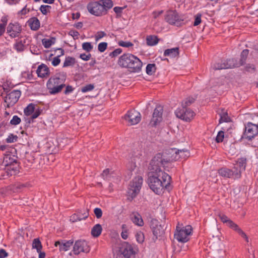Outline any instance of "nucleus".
<instances>
[{
	"instance_id": "a19ab883",
	"label": "nucleus",
	"mask_w": 258,
	"mask_h": 258,
	"mask_svg": "<svg viewBox=\"0 0 258 258\" xmlns=\"http://www.w3.org/2000/svg\"><path fill=\"white\" fill-rule=\"evenodd\" d=\"M82 48L87 52H90L93 48V46L91 42H86L82 43Z\"/></svg>"
},
{
	"instance_id": "a211bd4d",
	"label": "nucleus",
	"mask_w": 258,
	"mask_h": 258,
	"mask_svg": "<svg viewBox=\"0 0 258 258\" xmlns=\"http://www.w3.org/2000/svg\"><path fill=\"white\" fill-rule=\"evenodd\" d=\"M162 112L163 109L162 107L160 106L156 107L154 109L153 116L150 121V124L152 125H156L161 121L162 119Z\"/></svg>"
},
{
	"instance_id": "6e6552de",
	"label": "nucleus",
	"mask_w": 258,
	"mask_h": 258,
	"mask_svg": "<svg viewBox=\"0 0 258 258\" xmlns=\"http://www.w3.org/2000/svg\"><path fill=\"white\" fill-rule=\"evenodd\" d=\"M123 256L126 258H135L138 249L135 245H133L128 242H124L122 244L120 249Z\"/></svg>"
},
{
	"instance_id": "13d9d810",
	"label": "nucleus",
	"mask_w": 258,
	"mask_h": 258,
	"mask_svg": "<svg viewBox=\"0 0 258 258\" xmlns=\"http://www.w3.org/2000/svg\"><path fill=\"white\" fill-rule=\"evenodd\" d=\"M17 137L13 135H10L7 138L6 141L7 143H11L15 142L17 141Z\"/></svg>"
},
{
	"instance_id": "09e8293b",
	"label": "nucleus",
	"mask_w": 258,
	"mask_h": 258,
	"mask_svg": "<svg viewBox=\"0 0 258 258\" xmlns=\"http://www.w3.org/2000/svg\"><path fill=\"white\" fill-rule=\"evenodd\" d=\"M21 118L17 115L13 116L12 119L10 121V123L12 125H18L21 122Z\"/></svg>"
},
{
	"instance_id": "ea45409f",
	"label": "nucleus",
	"mask_w": 258,
	"mask_h": 258,
	"mask_svg": "<svg viewBox=\"0 0 258 258\" xmlns=\"http://www.w3.org/2000/svg\"><path fill=\"white\" fill-rule=\"evenodd\" d=\"M137 241L139 243H142L145 240V236L144 233L141 231H138L135 235Z\"/></svg>"
},
{
	"instance_id": "7c9ffc66",
	"label": "nucleus",
	"mask_w": 258,
	"mask_h": 258,
	"mask_svg": "<svg viewBox=\"0 0 258 258\" xmlns=\"http://www.w3.org/2000/svg\"><path fill=\"white\" fill-rule=\"evenodd\" d=\"M219 114L220 116V118L219 119L220 123L224 122H227L230 121V118L229 117L228 113L226 110L222 109L221 111L219 112Z\"/></svg>"
},
{
	"instance_id": "37998d69",
	"label": "nucleus",
	"mask_w": 258,
	"mask_h": 258,
	"mask_svg": "<svg viewBox=\"0 0 258 258\" xmlns=\"http://www.w3.org/2000/svg\"><path fill=\"white\" fill-rule=\"evenodd\" d=\"M195 100V99L194 98L190 97L185 99L182 102V105L183 107L184 108L190 105L194 102Z\"/></svg>"
},
{
	"instance_id": "0eeeda50",
	"label": "nucleus",
	"mask_w": 258,
	"mask_h": 258,
	"mask_svg": "<svg viewBox=\"0 0 258 258\" xmlns=\"http://www.w3.org/2000/svg\"><path fill=\"white\" fill-rule=\"evenodd\" d=\"M258 134V124L248 122L245 126V130L242 138L250 141L253 139Z\"/></svg>"
},
{
	"instance_id": "cd10ccee",
	"label": "nucleus",
	"mask_w": 258,
	"mask_h": 258,
	"mask_svg": "<svg viewBox=\"0 0 258 258\" xmlns=\"http://www.w3.org/2000/svg\"><path fill=\"white\" fill-rule=\"evenodd\" d=\"M54 37H50L42 39V43L45 48H48L53 45L55 42Z\"/></svg>"
},
{
	"instance_id": "c756f323",
	"label": "nucleus",
	"mask_w": 258,
	"mask_h": 258,
	"mask_svg": "<svg viewBox=\"0 0 258 258\" xmlns=\"http://www.w3.org/2000/svg\"><path fill=\"white\" fill-rule=\"evenodd\" d=\"M178 48H173L171 49H167L164 51V55L165 56H169L170 57H174L178 55Z\"/></svg>"
},
{
	"instance_id": "f03ea898",
	"label": "nucleus",
	"mask_w": 258,
	"mask_h": 258,
	"mask_svg": "<svg viewBox=\"0 0 258 258\" xmlns=\"http://www.w3.org/2000/svg\"><path fill=\"white\" fill-rule=\"evenodd\" d=\"M178 160V149L171 148L162 153L156 154L150 162L166 169L171 162Z\"/></svg>"
},
{
	"instance_id": "f8f14e48",
	"label": "nucleus",
	"mask_w": 258,
	"mask_h": 258,
	"mask_svg": "<svg viewBox=\"0 0 258 258\" xmlns=\"http://www.w3.org/2000/svg\"><path fill=\"white\" fill-rule=\"evenodd\" d=\"M166 21L170 25H178L183 19L175 11H168L165 16Z\"/></svg>"
},
{
	"instance_id": "bb28decb",
	"label": "nucleus",
	"mask_w": 258,
	"mask_h": 258,
	"mask_svg": "<svg viewBox=\"0 0 258 258\" xmlns=\"http://www.w3.org/2000/svg\"><path fill=\"white\" fill-rule=\"evenodd\" d=\"M30 11V9L27 8V6L26 5L21 10L17 12L16 14L17 17L18 19H24Z\"/></svg>"
},
{
	"instance_id": "338daca9",
	"label": "nucleus",
	"mask_w": 258,
	"mask_h": 258,
	"mask_svg": "<svg viewBox=\"0 0 258 258\" xmlns=\"http://www.w3.org/2000/svg\"><path fill=\"white\" fill-rule=\"evenodd\" d=\"M9 5H15L18 4L21 0H4Z\"/></svg>"
},
{
	"instance_id": "4d7b16f0",
	"label": "nucleus",
	"mask_w": 258,
	"mask_h": 258,
	"mask_svg": "<svg viewBox=\"0 0 258 258\" xmlns=\"http://www.w3.org/2000/svg\"><path fill=\"white\" fill-rule=\"evenodd\" d=\"M94 214L97 217V218L99 219L102 217V211L100 208H96L94 210Z\"/></svg>"
},
{
	"instance_id": "f257e3e1",
	"label": "nucleus",
	"mask_w": 258,
	"mask_h": 258,
	"mask_svg": "<svg viewBox=\"0 0 258 258\" xmlns=\"http://www.w3.org/2000/svg\"><path fill=\"white\" fill-rule=\"evenodd\" d=\"M148 184L157 195L163 192L170 184L171 177L161 169V167L150 162L149 167Z\"/></svg>"
},
{
	"instance_id": "680f3d73",
	"label": "nucleus",
	"mask_w": 258,
	"mask_h": 258,
	"mask_svg": "<svg viewBox=\"0 0 258 258\" xmlns=\"http://www.w3.org/2000/svg\"><path fill=\"white\" fill-rule=\"evenodd\" d=\"M122 52V49L121 48H117L115 49L114 51H113L111 54L110 56H117L119 54H120Z\"/></svg>"
},
{
	"instance_id": "7ed1b4c3",
	"label": "nucleus",
	"mask_w": 258,
	"mask_h": 258,
	"mask_svg": "<svg viewBox=\"0 0 258 258\" xmlns=\"http://www.w3.org/2000/svg\"><path fill=\"white\" fill-rule=\"evenodd\" d=\"M118 64L124 68L130 69L133 72L141 70L143 63L136 56L131 53H124L121 55L117 61Z\"/></svg>"
},
{
	"instance_id": "473e14b6",
	"label": "nucleus",
	"mask_w": 258,
	"mask_h": 258,
	"mask_svg": "<svg viewBox=\"0 0 258 258\" xmlns=\"http://www.w3.org/2000/svg\"><path fill=\"white\" fill-rule=\"evenodd\" d=\"M76 63V59L74 57L71 56L66 57V58L63 63L62 67L63 68L73 67Z\"/></svg>"
},
{
	"instance_id": "603ef678",
	"label": "nucleus",
	"mask_w": 258,
	"mask_h": 258,
	"mask_svg": "<svg viewBox=\"0 0 258 258\" xmlns=\"http://www.w3.org/2000/svg\"><path fill=\"white\" fill-rule=\"evenodd\" d=\"M224 137V133L223 131H220L218 132L216 140L218 143L222 142Z\"/></svg>"
},
{
	"instance_id": "5701e85b",
	"label": "nucleus",
	"mask_w": 258,
	"mask_h": 258,
	"mask_svg": "<svg viewBox=\"0 0 258 258\" xmlns=\"http://www.w3.org/2000/svg\"><path fill=\"white\" fill-rule=\"evenodd\" d=\"M27 24L30 27V29L33 31H36L39 29L40 26L39 20L36 17L30 18L27 22Z\"/></svg>"
},
{
	"instance_id": "ddd939ff",
	"label": "nucleus",
	"mask_w": 258,
	"mask_h": 258,
	"mask_svg": "<svg viewBox=\"0 0 258 258\" xmlns=\"http://www.w3.org/2000/svg\"><path fill=\"white\" fill-rule=\"evenodd\" d=\"M21 95V91L18 90H13L7 94L5 99L7 107H10L17 102Z\"/></svg>"
},
{
	"instance_id": "052dcab7",
	"label": "nucleus",
	"mask_w": 258,
	"mask_h": 258,
	"mask_svg": "<svg viewBox=\"0 0 258 258\" xmlns=\"http://www.w3.org/2000/svg\"><path fill=\"white\" fill-rule=\"evenodd\" d=\"M91 54L89 53L86 54L85 53H82L80 55V58L84 61H87L90 59Z\"/></svg>"
},
{
	"instance_id": "e2e57ef3",
	"label": "nucleus",
	"mask_w": 258,
	"mask_h": 258,
	"mask_svg": "<svg viewBox=\"0 0 258 258\" xmlns=\"http://www.w3.org/2000/svg\"><path fill=\"white\" fill-rule=\"evenodd\" d=\"M101 176L104 179H108L109 177V169H106L105 170H104L102 174H101Z\"/></svg>"
},
{
	"instance_id": "20e7f679",
	"label": "nucleus",
	"mask_w": 258,
	"mask_h": 258,
	"mask_svg": "<svg viewBox=\"0 0 258 258\" xmlns=\"http://www.w3.org/2000/svg\"><path fill=\"white\" fill-rule=\"evenodd\" d=\"M66 79L61 74L51 76L46 82V88L51 95L60 93L65 86Z\"/></svg>"
},
{
	"instance_id": "de8ad7c7",
	"label": "nucleus",
	"mask_w": 258,
	"mask_h": 258,
	"mask_svg": "<svg viewBox=\"0 0 258 258\" xmlns=\"http://www.w3.org/2000/svg\"><path fill=\"white\" fill-rule=\"evenodd\" d=\"M94 88V86L92 84H88L87 85L81 89V91L83 93H86L87 92H89L93 90Z\"/></svg>"
},
{
	"instance_id": "69168bd1",
	"label": "nucleus",
	"mask_w": 258,
	"mask_h": 258,
	"mask_svg": "<svg viewBox=\"0 0 258 258\" xmlns=\"http://www.w3.org/2000/svg\"><path fill=\"white\" fill-rule=\"evenodd\" d=\"M69 34L74 38H78L79 36V33L76 30H71Z\"/></svg>"
},
{
	"instance_id": "c9c22d12",
	"label": "nucleus",
	"mask_w": 258,
	"mask_h": 258,
	"mask_svg": "<svg viewBox=\"0 0 258 258\" xmlns=\"http://www.w3.org/2000/svg\"><path fill=\"white\" fill-rule=\"evenodd\" d=\"M235 232H236L239 235H240L243 238H244L247 242L248 241V238L246 234L242 231V230L238 226L237 224H235L232 229Z\"/></svg>"
},
{
	"instance_id": "4be33fe9",
	"label": "nucleus",
	"mask_w": 258,
	"mask_h": 258,
	"mask_svg": "<svg viewBox=\"0 0 258 258\" xmlns=\"http://www.w3.org/2000/svg\"><path fill=\"white\" fill-rule=\"evenodd\" d=\"M83 212V213L79 212L78 213L72 215L70 217V221H71L72 222H75L78 221H81L87 218L88 216V212L87 210H84Z\"/></svg>"
},
{
	"instance_id": "f704fd0d",
	"label": "nucleus",
	"mask_w": 258,
	"mask_h": 258,
	"mask_svg": "<svg viewBox=\"0 0 258 258\" xmlns=\"http://www.w3.org/2000/svg\"><path fill=\"white\" fill-rule=\"evenodd\" d=\"M190 156L188 150L182 149L178 150V160L179 159H186Z\"/></svg>"
},
{
	"instance_id": "79ce46f5",
	"label": "nucleus",
	"mask_w": 258,
	"mask_h": 258,
	"mask_svg": "<svg viewBox=\"0 0 258 258\" xmlns=\"http://www.w3.org/2000/svg\"><path fill=\"white\" fill-rule=\"evenodd\" d=\"M155 69L154 64H148L146 67V73L148 75H152L155 72Z\"/></svg>"
},
{
	"instance_id": "2f4dec72",
	"label": "nucleus",
	"mask_w": 258,
	"mask_h": 258,
	"mask_svg": "<svg viewBox=\"0 0 258 258\" xmlns=\"http://www.w3.org/2000/svg\"><path fill=\"white\" fill-rule=\"evenodd\" d=\"M99 2L104 8L105 14L108 9L113 7V3L111 0H100Z\"/></svg>"
},
{
	"instance_id": "72a5a7b5",
	"label": "nucleus",
	"mask_w": 258,
	"mask_h": 258,
	"mask_svg": "<svg viewBox=\"0 0 258 258\" xmlns=\"http://www.w3.org/2000/svg\"><path fill=\"white\" fill-rule=\"evenodd\" d=\"M147 44L149 46H154L158 42V39L156 36L149 35L146 38Z\"/></svg>"
},
{
	"instance_id": "39448f33",
	"label": "nucleus",
	"mask_w": 258,
	"mask_h": 258,
	"mask_svg": "<svg viewBox=\"0 0 258 258\" xmlns=\"http://www.w3.org/2000/svg\"><path fill=\"white\" fill-rule=\"evenodd\" d=\"M192 231V229L190 225L181 227L178 225L176 226V229L174 233V238L179 242H187L189 240Z\"/></svg>"
},
{
	"instance_id": "c03bdc74",
	"label": "nucleus",
	"mask_w": 258,
	"mask_h": 258,
	"mask_svg": "<svg viewBox=\"0 0 258 258\" xmlns=\"http://www.w3.org/2000/svg\"><path fill=\"white\" fill-rule=\"evenodd\" d=\"M118 44L120 46L126 47V48L132 47L134 45V44L130 41H123V40L119 41L118 42Z\"/></svg>"
},
{
	"instance_id": "f3484780",
	"label": "nucleus",
	"mask_w": 258,
	"mask_h": 258,
	"mask_svg": "<svg viewBox=\"0 0 258 258\" xmlns=\"http://www.w3.org/2000/svg\"><path fill=\"white\" fill-rule=\"evenodd\" d=\"M238 66V64L235 63V60L231 59L216 63L212 66V67L214 70H221L231 69Z\"/></svg>"
},
{
	"instance_id": "5fc2aeb1",
	"label": "nucleus",
	"mask_w": 258,
	"mask_h": 258,
	"mask_svg": "<svg viewBox=\"0 0 258 258\" xmlns=\"http://www.w3.org/2000/svg\"><path fill=\"white\" fill-rule=\"evenodd\" d=\"M219 217L221 221L223 223L226 224V225L229 223V222L231 221V220L225 215H220Z\"/></svg>"
},
{
	"instance_id": "393cba45",
	"label": "nucleus",
	"mask_w": 258,
	"mask_h": 258,
	"mask_svg": "<svg viewBox=\"0 0 258 258\" xmlns=\"http://www.w3.org/2000/svg\"><path fill=\"white\" fill-rule=\"evenodd\" d=\"M246 166V159L244 158H239L236 161L235 164V168L236 169V171H238L240 174L241 170L245 169Z\"/></svg>"
},
{
	"instance_id": "2eb2a0df",
	"label": "nucleus",
	"mask_w": 258,
	"mask_h": 258,
	"mask_svg": "<svg viewBox=\"0 0 258 258\" xmlns=\"http://www.w3.org/2000/svg\"><path fill=\"white\" fill-rule=\"evenodd\" d=\"M90 247L85 240H77L76 241L74 247L73 252L75 254L78 255L81 252H89Z\"/></svg>"
},
{
	"instance_id": "1a4fd4ad",
	"label": "nucleus",
	"mask_w": 258,
	"mask_h": 258,
	"mask_svg": "<svg viewBox=\"0 0 258 258\" xmlns=\"http://www.w3.org/2000/svg\"><path fill=\"white\" fill-rule=\"evenodd\" d=\"M175 114L177 117L185 121H190L194 119L196 114L190 109L177 108Z\"/></svg>"
},
{
	"instance_id": "a18cd8bd",
	"label": "nucleus",
	"mask_w": 258,
	"mask_h": 258,
	"mask_svg": "<svg viewBox=\"0 0 258 258\" xmlns=\"http://www.w3.org/2000/svg\"><path fill=\"white\" fill-rule=\"evenodd\" d=\"M51 6L48 5H42L40 7V11L43 15H46L50 12Z\"/></svg>"
},
{
	"instance_id": "e433bc0d",
	"label": "nucleus",
	"mask_w": 258,
	"mask_h": 258,
	"mask_svg": "<svg viewBox=\"0 0 258 258\" xmlns=\"http://www.w3.org/2000/svg\"><path fill=\"white\" fill-rule=\"evenodd\" d=\"M248 54V50L247 49H244L243 50L241 53V60L238 63L235 62V64H238V66L237 67H238L241 65H242L244 62H245V60H246V58L247 57V56Z\"/></svg>"
},
{
	"instance_id": "aec40b11",
	"label": "nucleus",
	"mask_w": 258,
	"mask_h": 258,
	"mask_svg": "<svg viewBox=\"0 0 258 258\" xmlns=\"http://www.w3.org/2000/svg\"><path fill=\"white\" fill-rule=\"evenodd\" d=\"M73 241L72 240H61L57 241L55 242V246H59V249L61 251H68L72 246Z\"/></svg>"
},
{
	"instance_id": "dca6fc26",
	"label": "nucleus",
	"mask_w": 258,
	"mask_h": 258,
	"mask_svg": "<svg viewBox=\"0 0 258 258\" xmlns=\"http://www.w3.org/2000/svg\"><path fill=\"white\" fill-rule=\"evenodd\" d=\"M26 116H30L32 119L37 118L41 114L39 108H35V105L33 103L29 104L24 110Z\"/></svg>"
},
{
	"instance_id": "774afa93",
	"label": "nucleus",
	"mask_w": 258,
	"mask_h": 258,
	"mask_svg": "<svg viewBox=\"0 0 258 258\" xmlns=\"http://www.w3.org/2000/svg\"><path fill=\"white\" fill-rule=\"evenodd\" d=\"M74 88L70 85H68L66 87V90L64 91V94H69L71 93H72L74 91Z\"/></svg>"
},
{
	"instance_id": "c85d7f7f",
	"label": "nucleus",
	"mask_w": 258,
	"mask_h": 258,
	"mask_svg": "<svg viewBox=\"0 0 258 258\" xmlns=\"http://www.w3.org/2000/svg\"><path fill=\"white\" fill-rule=\"evenodd\" d=\"M102 228L100 224H97L94 225L91 230V234L94 237H98L101 233Z\"/></svg>"
},
{
	"instance_id": "864d4df0",
	"label": "nucleus",
	"mask_w": 258,
	"mask_h": 258,
	"mask_svg": "<svg viewBox=\"0 0 258 258\" xmlns=\"http://www.w3.org/2000/svg\"><path fill=\"white\" fill-rule=\"evenodd\" d=\"M202 15L201 14H197L195 16V19L194 23L195 26L199 25L201 23Z\"/></svg>"
},
{
	"instance_id": "4c0bfd02",
	"label": "nucleus",
	"mask_w": 258,
	"mask_h": 258,
	"mask_svg": "<svg viewBox=\"0 0 258 258\" xmlns=\"http://www.w3.org/2000/svg\"><path fill=\"white\" fill-rule=\"evenodd\" d=\"M32 248L36 249L37 252H39L42 249V246L39 239L35 238L34 239L32 242Z\"/></svg>"
},
{
	"instance_id": "9b49d317",
	"label": "nucleus",
	"mask_w": 258,
	"mask_h": 258,
	"mask_svg": "<svg viewBox=\"0 0 258 258\" xmlns=\"http://www.w3.org/2000/svg\"><path fill=\"white\" fill-rule=\"evenodd\" d=\"M21 31L22 26L17 22L9 23L7 28V33L12 38L19 37Z\"/></svg>"
},
{
	"instance_id": "a878e982",
	"label": "nucleus",
	"mask_w": 258,
	"mask_h": 258,
	"mask_svg": "<svg viewBox=\"0 0 258 258\" xmlns=\"http://www.w3.org/2000/svg\"><path fill=\"white\" fill-rule=\"evenodd\" d=\"M132 220L135 224L139 226H142L144 225V222L142 216L138 213L133 214Z\"/></svg>"
},
{
	"instance_id": "6e6d98bb",
	"label": "nucleus",
	"mask_w": 258,
	"mask_h": 258,
	"mask_svg": "<svg viewBox=\"0 0 258 258\" xmlns=\"http://www.w3.org/2000/svg\"><path fill=\"white\" fill-rule=\"evenodd\" d=\"M60 59L59 58V56L53 57L51 61V64L54 67L57 66L60 63Z\"/></svg>"
},
{
	"instance_id": "8fccbe9b",
	"label": "nucleus",
	"mask_w": 258,
	"mask_h": 258,
	"mask_svg": "<svg viewBox=\"0 0 258 258\" xmlns=\"http://www.w3.org/2000/svg\"><path fill=\"white\" fill-rule=\"evenodd\" d=\"M107 43L106 42H101L98 45V49L100 52H103L107 48Z\"/></svg>"
},
{
	"instance_id": "49530a36",
	"label": "nucleus",
	"mask_w": 258,
	"mask_h": 258,
	"mask_svg": "<svg viewBox=\"0 0 258 258\" xmlns=\"http://www.w3.org/2000/svg\"><path fill=\"white\" fill-rule=\"evenodd\" d=\"M121 227L123 230L121 233V236L123 239H126L128 237V231L126 229V225L123 224Z\"/></svg>"
},
{
	"instance_id": "412c9836",
	"label": "nucleus",
	"mask_w": 258,
	"mask_h": 258,
	"mask_svg": "<svg viewBox=\"0 0 258 258\" xmlns=\"http://www.w3.org/2000/svg\"><path fill=\"white\" fill-rule=\"evenodd\" d=\"M36 73L38 77L41 78H45L49 75V69L46 65L41 64L38 66Z\"/></svg>"
},
{
	"instance_id": "0e129e2a",
	"label": "nucleus",
	"mask_w": 258,
	"mask_h": 258,
	"mask_svg": "<svg viewBox=\"0 0 258 258\" xmlns=\"http://www.w3.org/2000/svg\"><path fill=\"white\" fill-rule=\"evenodd\" d=\"M163 13V11H155L152 13V16L154 19L157 18Z\"/></svg>"
},
{
	"instance_id": "3c124183",
	"label": "nucleus",
	"mask_w": 258,
	"mask_h": 258,
	"mask_svg": "<svg viewBox=\"0 0 258 258\" xmlns=\"http://www.w3.org/2000/svg\"><path fill=\"white\" fill-rule=\"evenodd\" d=\"M106 33L103 31H99L95 35L96 41H98L106 36Z\"/></svg>"
},
{
	"instance_id": "9d476101",
	"label": "nucleus",
	"mask_w": 258,
	"mask_h": 258,
	"mask_svg": "<svg viewBox=\"0 0 258 258\" xmlns=\"http://www.w3.org/2000/svg\"><path fill=\"white\" fill-rule=\"evenodd\" d=\"M87 8L90 13L96 16L105 15L104 8L99 1L90 3L88 4Z\"/></svg>"
},
{
	"instance_id": "4468645a",
	"label": "nucleus",
	"mask_w": 258,
	"mask_h": 258,
	"mask_svg": "<svg viewBox=\"0 0 258 258\" xmlns=\"http://www.w3.org/2000/svg\"><path fill=\"white\" fill-rule=\"evenodd\" d=\"M141 118V114L135 110H131L128 111L125 116V119L130 125H135L138 123Z\"/></svg>"
},
{
	"instance_id": "6ab92c4d",
	"label": "nucleus",
	"mask_w": 258,
	"mask_h": 258,
	"mask_svg": "<svg viewBox=\"0 0 258 258\" xmlns=\"http://www.w3.org/2000/svg\"><path fill=\"white\" fill-rule=\"evenodd\" d=\"M219 174L225 178H237L240 177V174L238 171L234 172L227 168H222L218 170Z\"/></svg>"
},
{
	"instance_id": "bf43d9fd",
	"label": "nucleus",
	"mask_w": 258,
	"mask_h": 258,
	"mask_svg": "<svg viewBox=\"0 0 258 258\" xmlns=\"http://www.w3.org/2000/svg\"><path fill=\"white\" fill-rule=\"evenodd\" d=\"M7 169L8 171H9L8 174H10L11 175L15 174L18 172L17 168H15L14 167H12L11 166H8Z\"/></svg>"
},
{
	"instance_id": "58836bf2",
	"label": "nucleus",
	"mask_w": 258,
	"mask_h": 258,
	"mask_svg": "<svg viewBox=\"0 0 258 258\" xmlns=\"http://www.w3.org/2000/svg\"><path fill=\"white\" fill-rule=\"evenodd\" d=\"M153 233L155 236L157 237L163 234V229L160 225H156L153 228Z\"/></svg>"
},
{
	"instance_id": "b1692460",
	"label": "nucleus",
	"mask_w": 258,
	"mask_h": 258,
	"mask_svg": "<svg viewBox=\"0 0 258 258\" xmlns=\"http://www.w3.org/2000/svg\"><path fill=\"white\" fill-rule=\"evenodd\" d=\"M27 40V39L25 38L17 40L14 45V48L17 52L23 51L24 50Z\"/></svg>"
},
{
	"instance_id": "423d86ee",
	"label": "nucleus",
	"mask_w": 258,
	"mask_h": 258,
	"mask_svg": "<svg viewBox=\"0 0 258 258\" xmlns=\"http://www.w3.org/2000/svg\"><path fill=\"white\" fill-rule=\"evenodd\" d=\"M143 179L142 176H138L132 179L129 185L127 194L132 199L135 198L139 192Z\"/></svg>"
}]
</instances>
